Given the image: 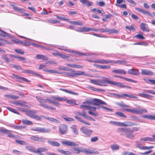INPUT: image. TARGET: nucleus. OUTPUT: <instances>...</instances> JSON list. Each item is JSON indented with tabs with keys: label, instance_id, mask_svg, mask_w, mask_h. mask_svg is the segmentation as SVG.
<instances>
[{
	"label": "nucleus",
	"instance_id": "obj_3",
	"mask_svg": "<svg viewBox=\"0 0 155 155\" xmlns=\"http://www.w3.org/2000/svg\"><path fill=\"white\" fill-rule=\"evenodd\" d=\"M36 98L37 101L40 103V106L46 108L51 110H56V109L54 107L44 104L46 103L45 99H42L41 97L38 96H36Z\"/></svg>",
	"mask_w": 155,
	"mask_h": 155
},
{
	"label": "nucleus",
	"instance_id": "obj_59",
	"mask_svg": "<svg viewBox=\"0 0 155 155\" xmlns=\"http://www.w3.org/2000/svg\"><path fill=\"white\" fill-rule=\"evenodd\" d=\"M98 140V138L96 136L94 137H92L91 139V142H95L97 141Z\"/></svg>",
	"mask_w": 155,
	"mask_h": 155
},
{
	"label": "nucleus",
	"instance_id": "obj_56",
	"mask_svg": "<svg viewBox=\"0 0 155 155\" xmlns=\"http://www.w3.org/2000/svg\"><path fill=\"white\" fill-rule=\"evenodd\" d=\"M81 151L84 152L86 153H92V151L90 150H87L86 149H84Z\"/></svg>",
	"mask_w": 155,
	"mask_h": 155
},
{
	"label": "nucleus",
	"instance_id": "obj_64",
	"mask_svg": "<svg viewBox=\"0 0 155 155\" xmlns=\"http://www.w3.org/2000/svg\"><path fill=\"white\" fill-rule=\"evenodd\" d=\"M15 51H16L17 53L21 54H24V52L21 49H16L15 50Z\"/></svg>",
	"mask_w": 155,
	"mask_h": 155
},
{
	"label": "nucleus",
	"instance_id": "obj_31",
	"mask_svg": "<svg viewBox=\"0 0 155 155\" xmlns=\"http://www.w3.org/2000/svg\"><path fill=\"white\" fill-rule=\"evenodd\" d=\"M87 27L79 28H78V29H75V30L76 31H78V32H87Z\"/></svg>",
	"mask_w": 155,
	"mask_h": 155
},
{
	"label": "nucleus",
	"instance_id": "obj_6",
	"mask_svg": "<svg viewBox=\"0 0 155 155\" xmlns=\"http://www.w3.org/2000/svg\"><path fill=\"white\" fill-rule=\"evenodd\" d=\"M90 82L99 86H105V79H91Z\"/></svg>",
	"mask_w": 155,
	"mask_h": 155
},
{
	"label": "nucleus",
	"instance_id": "obj_52",
	"mask_svg": "<svg viewBox=\"0 0 155 155\" xmlns=\"http://www.w3.org/2000/svg\"><path fill=\"white\" fill-rule=\"evenodd\" d=\"M37 141L41 142H45V138L42 137H38Z\"/></svg>",
	"mask_w": 155,
	"mask_h": 155
},
{
	"label": "nucleus",
	"instance_id": "obj_43",
	"mask_svg": "<svg viewBox=\"0 0 155 155\" xmlns=\"http://www.w3.org/2000/svg\"><path fill=\"white\" fill-rule=\"evenodd\" d=\"M108 32L110 33H117L118 31L116 29L114 28L109 29H108Z\"/></svg>",
	"mask_w": 155,
	"mask_h": 155
},
{
	"label": "nucleus",
	"instance_id": "obj_44",
	"mask_svg": "<svg viewBox=\"0 0 155 155\" xmlns=\"http://www.w3.org/2000/svg\"><path fill=\"white\" fill-rule=\"evenodd\" d=\"M71 128L72 129L73 132L75 133V134H78V132L77 130L76 126L73 125L71 127Z\"/></svg>",
	"mask_w": 155,
	"mask_h": 155
},
{
	"label": "nucleus",
	"instance_id": "obj_21",
	"mask_svg": "<svg viewBox=\"0 0 155 155\" xmlns=\"http://www.w3.org/2000/svg\"><path fill=\"white\" fill-rule=\"evenodd\" d=\"M83 5H86L87 6H90L92 5V3L88 0H80Z\"/></svg>",
	"mask_w": 155,
	"mask_h": 155
},
{
	"label": "nucleus",
	"instance_id": "obj_55",
	"mask_svg": "<svg viewBox=\"0 0 155 155\" xmlns=\"http://www.w3.org/2000/svg\"><path fill=\"white\" fill-rule=\"evenodd\" d=\"M147 110L144 109H139V114H141L143 113H147Z\"/></svg>",
	"mask_w": 155,
	"mask_h": 155
},
{
	"label": "nucleus",
	"instance_id": "obj_9",
	"mask_svg": "<svg viewBox=\"0 0 155 155\" xmlns=\"http://www.w3.org/2000/svg\"><path fill=\"white\" fill-rule=\"evenodd\" d=\"M59 132L61 134L63 135L67 133L68 131V127L66 125L61 124L59 127Z\"/></svg>",
	"mask_w": 155,
	"mask_h": 155
},
{
	"label": "nucleus",
	"instance_id": "obj_49",
	"mask_svg": "<svg viewBox=\"0 0 155 155\" xmlns=\"http://www.w3.org/2000/svg\"><path fill=\"white\" fill-rule=\"evenodd\" d=\"M116 86H118L122 88L126 87V86H125L122 83H120V82H116Z\"/></svg>",
	"mask_w": 155,
	"mask_h": 155
},
{
	"label": "nucleus",
	"instance_id": "obj_29",
	"mask_svg": "<svg viewBox=\"0 0 155 155\" xmlns=\"http://www.w3.org/2000/svg\"><path fill=\"white\" fill-rule=\"evenodd\" d=\"M152 137H142L140 139V140L141 141H149L150 142H152Z\"/></svg>",
	"mask_w": 155,
	"mask_h": 155
},
{
	"label": "nucleus",
	"instance_id": "obj_48",
	"mask_svg": "<svg viewBox=\"0 0 155 155\" xmlns=\"http://www.w3.org/2000/svg\"><path fill=\"white\" fill-rule=\"evenodd\" d=\"M7 108L8 110H9L10 111L12 112H13L15 114H19V112L15 110V109H14L12 108H11V107H7Z\"/></svg>",
	"mask_w": 155,
	"mask_h": 155
},
{
	"label": "nucleus",
	"instance_id": "obj_4",
	"mask_svg": "<svg viewBox=\"0 0 155 155\" xmlns=\"http://www.w3.org/2000/svg\"><path fill=\"white\" fill-rule=\"evenodd\" d=\"M36 113V112L35 110H29L27 111L26 114L31 118L38 120H41V117H42L41 116H39L38 115L35 114Z\"/></svg>",
	"mask_w": 155,
	"mask_h": 155
},
{
	"label": "nucleus",
	"instance_id": "obj_15",
	"mask_svg": "<svg viewBox=\"0 0 155 155\" xmlns=\"http://www.w3.org/2000/svg\"><path fill=\"white\" fill-rule=\"evenodd\" d=\"M141 73L143 75H152L153 74L152 71L146 69L141 70Z\"/></svg>",
	"mask_w": 155,
	"mask_h": 155
},
{
	"label": "nucleus",
	"instance_id": "obj_14",
	"mask_svg": "<svg viewBox=\"0 0 155 155\" xmlns=\"http://www.w3.org/2000/svg\"><path fill=\"white\" fill-rule=\"evenodd\" d=\"M135 9L137 11H138L142 13L143 14H146L149 16L151 17H153L152 14L148 11L145 10L144 9L137 7L135 8Z\"/></svg>",
	"mask_w": 155,
	"mask_h": 155
},
{
	"label": "nucleus",
	"instance_id": "obj_38",
	"mask_svg": "<svg viewBox=\"0 0 155 155\" xmlns=\"http://www.w3.org/2000/svg\"><path fill=\"white\" fill-rule=\"evenodd\" d=\"M14 77L15 78L17 79H19L21 81H25V82H28V80H27V79H26L25 78H22V77L19 76L17 75H14Z\"/></svg>",
	"mask_w": 155,
	"mask_h": 155
},
{
	"label": "nucleus",
	"instance_id": "obj_58",
	"mask_svg": "<svg viewBox=\"0 0 155 155\" xmlns=\"http://www.w3.org/2000/svg\"><path fill=\"white\" fill-rule=\"evenodd\" d=\"M136 146L137 148H139L142 147V144H141L139 141H136L135 142Z\"/></svg>",
	"mask_w": 155,
	"mask_h": 155
},
{
	"label": "nucleus",
	"instance_id": "obj_2",
	"mask_svg": "<svg viewBox=\"0 0 155 155\" xmlns=\"http://www.w3.org/2000/svg\"><path fill=\"white\" fill-rule=\"evenodd\" d=\"M67 71L69 72H64L63 73L64 75L67 76L68 77H74L77 76L81 75L84 74V72L82 71H75L74 70L71 68H69Z\"/></svg>",
	"mask_w": 155,
	"mask_h": 155
},
{
	"label": "nucleus",
	"instance_id": "obj_45",
	"mask_svg": "<svg viewBox=\"0 0 155 155\" xmlns=\"http://www.w3.org/2000/svg\"><path fill=\"white\" fill-rule=\"evenodd\" d=\"M67 102L68 103L70 104H73L74 105L77 104L76 103V101L74 99H71L67 100Z\"/></svg>",
	"mask_w": 155,
	"mask_h": 155
},
{
	"label": "nucleus",
	"instance_id": "obj_19",
	"mask_svg": "<svg viewBox=\"0 0 155 155\" xmlns=\"http://www.w3.org/2000/svg\"><path fill=\"white\" fill-rule=\"evenodd\" d=\"M41 117H42L50 121H51L52 122H55V123H60V120H57L56 119H55L53 118L50 117H45L43 115L41 116Z\"/></svg>",
	"mask_w": 155,
	"mask_h": 155
},
{
	"label": "nucleus",
	"instance_id": "obj_41",
	"mask_svg": "<svg viewBox=\"0 0 155 155\" xmlns=\"http://www.w3.org/2000/svg\"><path fill=\"white\" fill-rule=\"evenodd\" d=\"M9 66L13 67V68H16V69L18 70H21L22 68L20 66L18 65H16L13 64H10Z\"/></svg>",
	"mask_w": 155,
	"mask_h": 155
},
{
	"label": "nucleus",
	"instance_id": "obj_54",
	"mask_svg": "<svg viewBox=\"0 0 155 155\" xmlns=\"http://www.w3.org/2000/svg\"><path fill=\"white\" fill-rule=\"evenodd\" d=\"M134 37H136L137 38L141 39H145V38L142 35L140 34L137 35H135Z\"/></svg>",
	"mask_w": 155,
	"mask_h": 155
},
{
	"label": "nucleus",
	"instance_id": "obj_20",
	"mask_svg": "<svg viewBox=\"0 0 155 155\" xmlns=\"http://www.w3.org/2000/svg\"><path fill=\"white\" fill-rule=\"evenodd\" d=\"M140 28L143 31H149V29L147 28V25L143 23H142L140 25Z\"/></svg>",
	"mask_w": 155,
	"mask_h": 155
},
{
	"label": "nucleus",
	"instance_id": "obj_17",
	"mask_svg": "<svg viewBox=\"0 0 155 155\" xmlns=\"http://www.w3.org/2000/svg\"><path fill=\"white\" fill-rule=\"evenodd\" d=\"M112 73L118 74H125L126 71L122 69H114L112 71Z\"/></svg>",
	"mask_w": 155,
	"mask_h": 155
},
{
	"label": "nucleus",
	"instance_id": "obj_24",
	"mask_svg": "<svg viewBox=\"0 0 155 155\" xmlns=\"http://www.w3.org/2000/svg\"><path fill=\"white\" fill-rule=\"evenodd\" d=\"M142 117L144 118H147L151 120H155V116H153L151 115H145L142 116Z\"/></svg>",
	"mask_w": 155,
	"mask_h": 155
},
{
	"label": "nucleus",
	"instance_id": "obj_62",
	"mask_svg": "<svg viewBox=\"0 0 155 155\" xmlns=\"http://www.w3.org/2000/svg\"><path fill=\"white\" fill-rule=\"evenodd\" d=\"M90 107L89 106H87V105H81L80 106V108L81 109H84L86 110H89L90 108H89Z\"/></svg>",
	"mask_w": 155,
	"mask_h": 155
},
{
	"label": "nucleus",
	"instance_id": "obj_53",
	"mask_svg": "<svg viewBox=\"0 0 155 155\" xmlns=\"http://www.w3.org/2000/svg\"><path fill=\"white\" fill-rule=\"evenodd\" d=\"M125 28L129 30H135V28L133 25H131L130 27L127 25L125 26Z\"/></svg>",
	"mask_w": 155,
	"mask_h": 155
},
{
	"label": "nucleus",
	"instance_id": "obj_35",
	"mask_svg": "<svg viewBox=\"0 0 155 155\" xmlns=\"http://www.w3.org/2000/svg\"><path fill=\"white\" fill-rule=\"evenodd\" d=\"M1 58L7 63H8L12 61L10 59H9L6 55H2V56Z\"/></svg>",
	"mask_w": 155,
	"mask_h": 155
},
{
	"label": "nucleus",
	"instance_id": "obj_30",
	"mask_svg": "<svg viewBox=\"0 0 155 155\" xmlns=\"http://www.w3.org/2000/svg\"><path fill=\"white\" fill-rule=\"evenodd\" d=\"M36 57L38 59H41L45 60H47L48 59V58L47 57L41 54H37Z\"/></svg>",
	"mask_w": 155,
	"mask_h": 155
},
{
	"label": "nucleus",
	"instance_id": "obj_18",
	"mask_svg": "<svg viewBox=\"0 0 155 155\" xmlns=\"http://www.w3.org/2000/svg\"><path fill=\"white\" fill-rule=\"evenodd\" d=\"M111 61L110 60H106L103 59L96 60L95 63L101 64H106L111 63Z\"/></svg>",
	"mask_w": 155,
	"mask_h": 155
},
{
	"label": "nucleus",
	"instance_id": "obj_28",
	"mask_svg": "<svg viewBox=\"0 0 155 155\" xmlns=\"http://www.w3.org/2000/svg\"><path fill=\"white\" fill-rule=\"evenodd\" d=\"M103 79H105V83H108L109 84H112L114 85H115L116 84V82H114L112 81H109L107 80V79L105 78L104 77H103Z\"/></svg>",
	"mask_w": 155,
	"mask_h": 155
},
{
	"label": "nucleus",
	"instance_id": "obj_47",
	"mask_svg": "<svg viewBox=\"0 0 155 155\" xmlns=\"http://www.w3.org/2000/svg\"><path fill=\"white\" fill-rule=\"evenodd\" d=\"M123 98L124 97V96L126 97H128L129 98H137V97L136 96H133V95H129L127 94H123Z\"/></svg>",
	"mask_w": 155,
	"mask_h": 155
},
{
	"label": "nucleus",
	"instance_id": "obj_50",
	"mask_svg": "<svg viewBox=\"0 0 155 155\" xmlns=\"http://www.w3.org/2000/svg\"><path fill=\"white\" fill-rule=\"evenodd\" d=\"M72 24L76 25H82V23L80 22L76 21H71Z\"/></svg>",
	"mask_w": 155,
	"mask_h": 155
},
{
	"label": "nucleus",
	"instance_id": "obj_26",
	"mask_svg": "<svg viewBox=\"0 0 155 155\" xmlns=\"http://www.w3.org/2000/svg\"><path fill=\"white\" fill-rule=\"evenodd\" d=\"M25 147L30 151L35 153L36 149L34 147L31 146H27Z\"/></svg>",
	"mask_w": 155,
	"mask_h": 155
},
{
	"label": "nucleus",
	"instance_id": "obj_7",
	"mask_svg": "<svg viewBox=\"0 0 155 155\" xmlns=\"http://www.w3.org/2000/svg\"><path fill=\"white\" fill-rule=\"evenodd\" d=\"M118 126H125V127H131L134 125H137L139 124L132 122L131 121H128L124 122L123 123L119 122L118 124Z\"/></svg>",
	"mask_w": 155,
	"mask_h": 155
},
{
	"label": "nucleus",
	"instance_id": "obj_25",
	"mask_svg": "<svg viewBox=\"0 0 155 155\" xmlns=\"http://www.w3.org/2000/svg\"><path fill=\"white\" fill-rule=\"evenodd\" d=\"M11 5L12 7L16 11H19L21 12H24L25 11L24 9L19 8L17 6L13 4H11Z\"/></svg>",
	"mask_w": 155,
	"mask_h": 155
},
{
	"label": "nucleus",
	"instance_id": "obj_8",
	"mask_svg": "<svg viewBox=\"0 0 155 155\" xmlns=\"http://www.w3.org/2000/svg\"><path fill=\"white\" fill-rule=\"evenodd\" d=\"M91 104L95 106H99L100 104L106 105L107 103L97 98H94L91 102Z\"/></svg>",
	"mask_w": 155,
	"mask_h": 155
},
{
	"label": "nucleus",
	"instance_id": "obj_12",
	"mask_svg": "<svg viewBox=\"0 0 155 155\" xmlns=\"http://www.w3.org/2000/svg\"><path fill=\"white\" fill-rule=\"evenodd\" d=\"M81 131L84 134L87 135V137H89L93 133V130H89L82 127L81 128Z\"/></svg>",
	"mask_w": 155,
	"mask_h": 155
},
{
	"label": "nucleus",
	"instance_id": "obj_60",
	"mask_svg": "<svg viewBox=\"0 0 155 155\" xmlns=\"http://www.w3.org/2000/svg\"><path fill=\"white\" fill-rule=\"evenodd\" d=\"M59 55V56L61 57V58L65 59L66 58H68L69 57L68 56L64 54H63L61 53V54H58Z\"/></svg>",
	"mask_w": 155,
	"mask_h": 155
},
{
	"label": "nucleus",
	"instance_id": "obj_36",
	"mask_svg": "<svg viewBox=\"0 0 155 155\" xmlns=\"http://www.w3.org/2000/svg\"><path fill=\"white\" fill-rule=\"evenodd\" d=\"M76 113L81 116L84 117H87L86 112L84 110L82 111V113L80 112H77Z\"/></svg>",
	"mask_w": 155,
	"mask_h": 155
},
{
	"label": "nucleus",
	"instance_id": "obj_32",
	"mask_svg": "<svg viewBox=\"0 0 155 155\" xmlns=\"http://www.w3.org/2000/svg\"><path fill=\"white\" fill-rule=\"evenodd\" d=\"M22 121L23 124L25 125H31L33 124V122L26 119L22 120Z\"/></svg>",
	"mask_w": 155,
	"mask_h": 155
},
{
	"label": "nucleus",
	"instance_id": "obj_39",
	"mask_svg": "<svg viewBox=\"0 0 155 155\" xmlns=\"http://www.w3.org/2000/svg\"><path fill=\"white\" fill-rule=\"evenodd\" d=\"M15 142L18 143L22 145H25L27 143L25 141L19 140H15Z\"/></svg>",
	"mask_w": 155,
	"mask_h": 155
},
{
	"label": "nucleus",
	"instance_id": "obj_22",
	"mask_svg": "<svg viewBox=\"0 0 155 155\" xmlns=\"http://www.w3.org/2000/svg\"><path fill=\"white\" fill-rule=\"evenodd\" d=\"M48 142L49 144H50L52 146L59 147L60 145V144L59 143L55 141H52L48 140Z\"/></svg>",
	"mask_w": 155,
	"mask_h": 155
},
{
	"label": "nucleus",
	"instance_id": "obj_61",
	"mask_svg": "<svg viewBox=\"0 0 155 155\" xmlns=\"http://www.w3.org/2000/svg\"><path fill=\"white\" fill-rule=\"evenodd\" d=\"M26 102L21 101L19 106L23 107H27V106L26 104Z\"/></svg>",
	"mask_w": 155,
	"mask_h": 155
},
{
	"label": "nucleus",
	"instance_id": "obj_10",
	"mask_svg": "<svg viewBox=\"0 0 155 155\" xmlns=\"http://www.w3.org/2000/svg\"><path fill=\"white\" fill-rule=\"evenodd\" d=\"M61 143L63 145L71 147H77L79 146L78 144L71 141H62Z\"/></svg>",
	"mask_w": 155,
	"mask_h": 155
},
{
	"label": "nucleus",
	"instance_id": "obj_5",
	"mask_svg": "<svg viewBox=\"0 0 155 155\" xmlns=\"http://www.w3.org/2000/svg\"><path fill=\"white\" fill-rule=\"evenodd\" d=\"M63 51L68 52L69 53H72L75 54H77L79 56H90L91 54L89 53H82L78 51H75L71 50L69 49H67L66 48H64Z\"/></svg>",
	"mask_w": 155,
	"mask_h": 155
},
{
	"label": "nucleus",
	"instance_id": "obj_23",
	"mask_svg": "<svg viewBox=\"0 0 155 155\" xmlns=\"http://www.w3.org/2000/svg\"><path fill=\"white\" fill-rule=\"evenodd\" d=\"M58 151L60 153L65 155H71L72 153L68 151H65L61 149H58Z\"/></svg>",
	"mask_w": 155,
	"mask_h": 155
},
{
	"label": "nucleus",
	"instance_id": "obj_11",
	"mask_svg": "<svg viewBox=\"0 0 155 155\" xmlns=\"http://www.w3.org/2000/svg\"><path fill=\"white\" fill-rule=\"evenodd\" d=\"M32 130L42 133H49L50 131L49 129L39 127L33 129Z\"/></svg>",
	"mask_w": 155,
	"mask_h": 155
},
{
	"label": "nucleus",
	"instance_id": "obj_51",
	"mask_svg": "<svg viewBox=\"0 0 155 155\" xmlns=\"http://www.w3.org/2000/svg\"><path fill=\"white\" fill-rule=\"evenodd\" d=\"M73 151L75 153L78 154L81 152V151L79 149V148L74 147L73 149Z\"/></svg>",
	"mask_w": 155,
	"mask_h": 155
},
{
	"label": "nucleus",
	"instance_id": "obj_42",
	"mask_svg": "<svg viewBox=\"0 0 155 155\" xmlns=\"http://www.w3.org/2000/svg\"><path fill=\"white\" fill-rule=\"evenodd\" d=\"M43 70L46 72L50 73H59L57 71L54 70H48L47 69H44Z\"/></svg>",
	"mask_w": 155,
	"mask_h": 155
},
{
	"label": "nucleus",
	"instance_id": "obj_57",
	"mask_svg": "<svg viewBox=\"0 0 155 155\" xmlns=\"http://www.w3.org/2000/svg\"><path fill=\"white\" fill-rule=\"evenodd\" d=\"M23 72L28 74H35V72L30 70H25L23 71Z\"/></svg>",
	"mask_w": 155,
	"mask_h": 155
},
{
	"label": "nucleus",
	"instance_id": "obj_1",
	"mask_svg": "<svg viewBox=\"0 0 155 155\" xmlns=\"http://www.w3.org/2000/svg\"><path fill=\"white\" fill-rule=\"evenodd\" d=\"M118 132L120 133L121 135L125 136L127 137L133 139L134 137L133 133V131L129 128H120L118 129Z\"/></svg>",
	"mask_w": 155,
	"mask_h": 155
},
{
	"label": "nucleus",
	"instance_id": "obj_46",
	"mask_svg": "<svg viewBox=\"0 0 155 155\" xmlns=\"http://www.w3.org/2000/svg\"><path fill=\"white\" fill-rule=\"evenodd\" d=\"M0 132H2L7 134H9V130H7L5 128H0Z\"/></svg>",
	"mask_w": 155,
	"mask_h": 155
},
{
	"label": "nucleus",
	"instance_id": "obj_37",
	"mask_svg": "<svg viewBox=\"0 0 155 155\" xmlns=\"http://www.w3.org/2000/svg\"><path fill=\"white\" fill-rule=\"evenodd\" d=\"M111 149L113 150H117L119 149V147L117 144H113L111 145Z\"/></svg>",
	"mask_w": 155,
	"mask_h": 155
},
{
	"label": "nucleus",
	"instance_id": "obj_27",
	"mask_svg": "<svg viewBox=\"0 0 155 155\" xmlns=\"http://www.w3.org/2000/svg\"><path fill=\"white\" fill-rule=\"evenodd\" d=\"M112 97L116 98H123V94H118L116 93H110Z\"/></svg>",
	"mask_w": 155,
	"mask_h": 155
},
{
	"label": "nucleus",
	"instance_id": "obj_16",
	"mask_svg": "<svg viewBox=\"0 0 155 155\" xmlns=\"http://www.w3.org/2000/svg\"><path fill=\"white\" fill-rule=\"evenodd\" d=\"M48 151V150L45 147H41L38 148L36 150L35 153H37L40 155H42L41 153L43 152H46Z\"/></svg>",
	"mask_w": 155,
	"mask_h": 155
},
{
	"label": "nucleus",
	"instance_id": "obj_13",
	"mask_svg": "<svg viewBox=\"0 0 155 155\" xmlns=\"http://www.w3.org/2000/svg\"><path fill=\"white\" fill-rule=\"evenodd\" d=\"M127 72L129 74L136 76H138L140 74V72L138 70L133 68L129 69Z\"/></svg>",
	"mask_w": 155,
	"mask_h": 155
},
{
	"label": "nucleus",
	"instance_id": "obj_34",
	"mask_svg": "<svg viewBox=\"0 0 155 155\" xmlns=\"http://www.w3.org/2000/svg\"><path fill=\"white\" fill-rule=\"evenodd\" d=\"M153 146H142L140 147V149L143 150H148L154 148Z\"/></svg>",
	"mask_w": 155,
	"mask_h": 155
},
{
	"label": "nucleus",
	"instance_id": "obj_63",
	"mask_svg": "<svg viewBox=\"0 0 155 155\" xmlns=\"http://www.w3.org/2000/svg\"><path fill=\"white\" fill-rule=\"evenodd\" d=\"M98 30L101 32H108V29L107 28L105 29L99 28Z\"/></svg>",
	"mask_w": 155,
	"mask_h": 155
},
{
	"label": "nucleus",
	"instance_id": "obj_40",
	"mask_svg": "<svg viewBox=\"0 0 155 155\" xmlns=\"http://www.w3.org/2000/svg\"><path fill=\"white\" fill-rule=\"evenodd\" d=\"M32 44L33 45H34L35 46L40 47L41 48H42L43 49H45L46 50H50V49L49 48H47L45 47V46H44L42 45H39L36 44H35L34 43H33Z\"/></svg>",
	"mask_w": 155,
	"mask_h": 155
},
{
	"label": "nucleus",
	"instance_id": "obj_33",
	"mask_svg": "<svg viewBox=\"0 0 155 155\" xmlns=\"http://www.w3.org/2000/svg\"><path fill=\"white\" fill-rule=\"evenodd\" d=\"M115 114L121 117L126 118V116L123 113L120 112H117L115 113Z\"/></svg>",
	"mask_w": 155,
	"mask_h": 155
}]
</instances>
